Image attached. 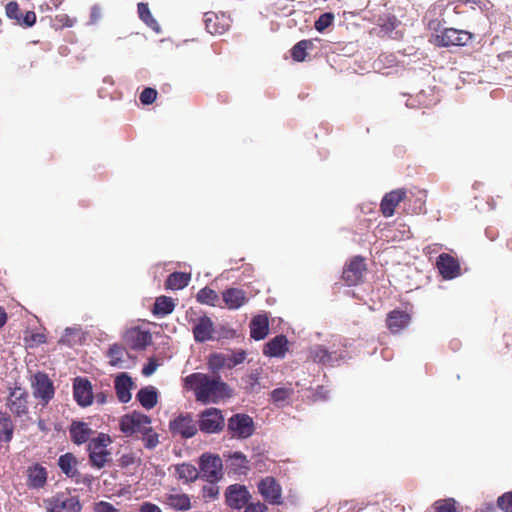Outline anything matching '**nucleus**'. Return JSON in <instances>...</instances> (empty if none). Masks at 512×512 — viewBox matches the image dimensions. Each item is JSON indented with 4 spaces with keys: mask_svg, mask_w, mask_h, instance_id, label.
<instances>
[{
    "mask_svg": "<svg viewBox=\"0 0 512 512\" xmlns=\"http://www.w3.org/2000/svg\"><path fill=\"white\" fill-rule=\"evenodd\" d=\"M190 281V274L184 272H173L165 281V287L171 290H180L185 288Z\"/></svg>",
    "mask_w": 512,
    "mask_h": 512,
    "instance_id": "nucleus-30",
    "label": "nucleus"
},
{
    "mask_svg": "<svg viewBox=\"0 0 512 512\" xmlns=\"http://www.w3.org/2000/svg\"><path fill=\"white\" fill-rule=\"evenodd\" d=\"M314 48L313 40L304 39L296 43L291 49V56L293 60L302 62L306 59L307 51Z\"/></svg>",
    "mask_w": 512,
    "mask_h": 512,
    "instance_id": "nucleus-34",
    "label": "nucleus"
},
{
    "mask_svg": "<svg viewBox=\"0 0 512 512\" xmlns=\"http://www.w3.org/2000/svg\"><path fill=\"white\" fill-rule=\"evenodd\" d=\"M5 11L8 18L14 19L17 23H19L22 17V12L17 2L11 1L7 3Z\"/></svg>",
    "mask_w": 512,
    "mask_h": 512,
    "instance_id": "nucleus-45",
    "label": "nucleus"
},
{
    "mask_svg": "<svg viewBox=\"0 0 512 512\" xmlns=\"http://www.w3.org/2000/svg\"><path fill=\"white\" fill-rule=\"evenodd\" d=\"M329 398V390L325 386H318L315 390V393L313 395V399L315 401L321 400H327Z\"/></svg>",
    "mask_w": 512,
    "mask_h": 512,
    "instance_id": "nucleus-55",
    "label": "nucleus"
},
{
    "mask_svg": "<svg viewBox=\"0 0 512 512\" xmlns=\"http://www.w3.org/2000/svg\"><path fill=\"white\" fill-rule=\"evenodd\" d=\"M170 427L173 431L180 433L185 438H190L197 432V426L193 418H174V420L170 422Z\"/></svg>",
    "mask_w": 512,
    "mask_h": 512,
    "instance_id": "nucleus-23",
    "label": "nucleus"
},
{
    "mask_svg": "<svg viewBox=\"0 0 512 512\" xmlns=\"http://www.w3.org/2000/svg\"><path fill=\"white\" fill-rule=\"evenodd\" d=\"M219 494V488L214 483H209L203 487V497L208 499H215Z\"/></svg>",
    "mask_w": 512,
    "mask_h": 512,
    "instance_id": "nucleus-51",
    "label": "nucleus"
},
{
    "mask_svg": "<svg viewBox=\"0 0 512 512\" xmlns=\"http://www.w3.org/2000/svg\"><path fill=\"white\" fill-rule=\"evenodd\" d=\"M13 431L11 418H0V442H9L13 437Z\"/></svg>",
    "mask_w": 512,
    "mask_h": 512,
    "instance_id": "nucleus-41",
    "label": "nucleus"
},
{
    "mask_svg": "<svg viewBox=\"0 0 512 512\" xmlns=\"http://www.w3.org/2000/svg\"><path fill=\"white\" fill-rule=\"evenodd\" d=\"M223 457L229 473H233L238 476H245L249 472V460L242 452L227 451L223 453Z\"/></svg>",
    "mask_w": 512,
    "mask_h": 512,
    "instance_id": "nucleus-8",
    "label": "nucleus"
},
{
    "mask_svg": "<svg viewBox=\"0 0 512 512\" xmlns=\"http://www.w3.org/2000/svg\"><path fill=\"white\" fill-rule=\"evenodd\" d=\"M184 385L194 392L196 400L204 404L218 403L232 395L231 388L219 375L210 377L205 373L195 372L185 377Z\"/></svg>",
    "mask_w": 512,
    "mask_h": 512,
    "instance_id": "nucleus-1",
    "label": "nucleus"
},
{
    "mask_svg": "<svg viewBox=\"0 0 512 512\" xmlns=\"http://www.w3.org/2000/svg\"><path fill=\"white\" fill-rule=\"evenodd\" d=\"M476 512H495V507L493 503L486 502L481 505L479 509H477Z\"/></svg>",
    "mask_w": 512,
    "mask_h": 512,
    "instance_id": "nucleus-58",
    "label": "nucleus"
},
{
    "mask_svg": "<svg viewBox=\"0 0 512 512\" xmlns=\"http://www.w3.org/2000/svg\"><path fill=\"white\" fill-rule=\"evenodd\" d=\"M140 512H161L160 508L151 503H144L140 507Z\"/></svg>",
    "mask_w": 512,
    "mask_h": 512,
    "instance_id": "nucleus-57",
    "label": "nucleus"
},
{
    "mask_svg": "<svg viewBox=\"0 0 512 512\" xmlns=\"http://www.w3.org/2000/svg\"><path fill=\"white\" fill-rule=\"evenodd\" d=\"M127 354L125 347L113 344L110 346L107 357L111 366H119L123 362L124 355Z\"/></svg>",
    "mask_w": 512,
    "mask_h": 512,
    "instance_id": "nucleus-40",
    "label": "nucleus"
},
{
    "mask_svg": "<svg viewBox=\"0 0 512 512\" xmlns=\"http://www.w3.org/2000/svg\"><path fill=\"white\" fill-rule=\"evenodd\" d=\"M28 394L21 388H15L9 395L7 406L11 413L20 416L27 413Z\"/></svg>",
    "mask_w": 512,
    "mask_h": 512,
    "instance_id": "nucleus-17",
    "label": "nucleus"
},
{
    "mask_svg": "<svg viewBox=\"0 0 512 512\" xmlns=\"http://www.w3.org/2000/svg\"><path fill=\"white\" fill-rule=\"evenodd\" d=\"M410 322V314L399 309L390 311L386 317V326L392 334L400 333L409 326Z\"/></svg>",
    "mask_w": 512,
    "mask_h": 512,
    "instance_id": "nucleus-11",
    "label": "nucleus"
},
{
    "mask_svg": "<svg viewBox=\"0 0 512 512\" xmlns=\"http://www.w3.org/2000/svg\"><path fill=\"white\" fill-rule=\"evenodd\" d=\"M437 268L445 279H453L460 273V265L457 259L447 253H442L437 258Z\"/></svg>",
    "mask_w": 512,
    "mask_h": 512,
    "instance_id": "nucleus-13",
    "label": "nucleus"
},
{
    "mask_svg": "<svg viewBox=\"0 0 512 512\" xmlns=\"http://www.w3.org/2000/svg\"><path fill=\"white\" fill-rule=\"evenodd\" d=\"M120 426H121V430L123 432H127L128 431V418H122Z\"/></svg>",
    "mask_w": 512,
    "mask_h": 512,
    "instance_id": "nucleus-63",
    "label": "nucleus"
},
{
    "mask_svg": "<svg viewBox=\"0 0 512 512\" xmlns=\"http://www.w3.org/2000/svg\"><path fill=\"white\" fill-rule=\"evenodd\" d=\"M136 398L143 408L150 410L157 404L158 393L153 386H147L138 391Z\"/></svg>",
    "mask_w": 512,
    "mask_h": 512,
    "instance_id": "nucleus-27",
    "label": "nucleus"
},
{
    "mask_svg": "<svg viewBox=\"0 0 512 512\" xmlns=\"http://www.w3.org/2000/svg\"><path fill=\"white\" fill-rule=\"evenodd\" d=\"M158 363L155 358H150L148 363L143 367L142 374L145 377L151 376L157 369Z\"/></svg>",
    "mask_w": 512,
    "mask_h": 512,
    "instance_id": "nucleus-54",
    "label": "nucleus"
},
{
    "mask_svg": "<svg viewBox=\"0 0 512 512\" xmlns=\"http://www.w3.org/2000/svg\"><path fill=\"white\" fill-rule=\"evenodd\" d=\"M32 385L34 396L44 401L45 404L53 398L54 386L47 374L41 372L35 374Z\"/></svg>",
    "mask_w": 512,
    "mask_h": 512,
    "instance_id": "nucleus-9",
    "label": "nucleus"
},
{
    "mask_svg": "<svg viewBox=\"0 0 512 512\" xmlns=\"http://www.w3.org/2000/svg\"><path fill=\"white\" fill-rule=\"evenodd\" d=\"M214 323L210 317L201 316L193 327V335L196 342L203 343L213 340L214 337Z\"/></svg>",
    "mask_w": 512,
    "mask_h": 512,
    "instance_id": "nucleus-14",
    "label": "nucleus"
},
{
    "mask_svg": "<svg viewBox=\"0 0 512 512\" xmlns=\"http://www.w3.org/2000/svg\"><path fill=\"white\" fill-rule=\"evenodd\" d=\"M258 491L260 495L272 505L282 503V489L280 484L273 477H265L258 483Z\"/></svg>",
    "mask_w": 512,
    "mask_h": 512,
    "instance_id": "nucleus-7",
    "label": "nucleus"
},
{
    "mask_svg": "<svg viewBox=\"0 0 512 512\" xmlns=\"http://www.w3.org/2000/svg\"><path fill=\"white\" fill-rule=\"evenodd\" d=\"M142 440L144 442V445L150 449L154 448L159 442L158 435L156 433H153L152 431H149L148 433L144 434Z\"/></svg>",
    "mask_w": 512,
    "mask_h": 512,
    "instance_id": "nucleus-52",
    "label": "nucleus"
},
{
    "mask_svg": "<svg viewBox=\"0 0 512 512\" xmlns=\"http://www.w3.org/2000/svg\"><path fill=\"white\" fill-rule=\"evenodd\" d=\"M204 23L206 30L211 34H223L229 27V20L224 14L218 15L214 12H207L204 15Z\"/></svg>",
    "mask_w": 512,
    "mask_h": 512,
    "instance_id": "nucleus-18",
    "label": "nucleus"
},
{
    "mask_svg": "<svg viewBox=\"0 0 512 512\" xmlns=\"http://www.w3.org/2000/svg\"><path fill=\"white\" fill-rule=\"evenodd\" d=\"M243 383H244V389L249 392V393H253V392H256L258 391L259 389V386H260V383H259V373H251L249 375H247L246 377H244L242 379Z\"/></svg>",
    "mask_w": 512,
    "mask_h": 512,
    "instance_id": "nucleus-42",
    "label": "nucleus"
},
{
    "mask_svg": "<svg viewBox=\"0 0 512 512\" xmlns=\"http://www.w3.org/2000/svg\"><path fill=\"white\" fill-rule=\"evenodd\" d=\"M152 343V335L148 330H141L139 327L130 328V347L143 350Z\"/></svg>",
    "mask_w": 512,
    "mask_h": 512,
    "instance_id": "nucleus-21",
    "label": "nucleus"
},
{
    "mask_svg": "<svg viewBox=\"0 0 512 512\" xmlns=\"http://www.w3.org/2000/svg\"><path fill=\"white\" fill-rule=\"evenodd\" d=\"M455 501L453 499L436 501L434 506L436 512H455Z\"/></svg>",
    "mask_w": 512,
    "mask_h": 512,
    "instance_id": "nucleus-49",
    "label": "nucleus"
},
{
    "mask_svg": "<svg viewBox=\"0 0 512 512\" xmlns=\"http://www.w3.org/2000/svg\"><path fill=\"white\" fill-rule=\"evenodd\" d=\"M175 306V300L171 297L159 296L154 302L152 313L157 317H165L174 311Z\"/></svg>",
    "mask_w": 512,
    "mask_h": 512,
    "instance_id": "nucleus-26",
    "label": "nucleus"
},
{
    "mask_svg": "<svg viewBox=\"0 0 512 512\" xmlns=\"http://www.w3.org/2000/svg\"><path fill=\"white\" fill-rule=\"evenodd\" d=\"M365 271L366 264L364 262V258L361 256H354L344 266L342 279L348 286H355L362 281Z\"/></svg>",
    "mask_w": 512,
    "mask_h": 512,
    "instance_id": "nucleus-6",
    "label": "nucleus"
},
{
    "mask_svg": "<svg viewBox=\"0 0 512 512\" xmlns=\"http://www.w3.org/2000/svg\"><path fill=\"white\" fill-rule=\"evenodd\" d=\"M246 359V352L244 350H239L232 352L230 355H228V368L232 369L235 366L241 364Z\"/></svg>",
    "mask_w": 512,
    "mask_h": 512,
    "instance_id": "nucleus-47",
    "label": "nucleus"
},
{
    "mask_svg": "<svg viewBox=\"0 0 512 512\" xmlns=\"http://www.w3.org/2000/svg\"><path fill=\"white\" fill-rule=\"evenodd\" d=\"M78 461L74 454L67 452L61 455L58 459V466L61 471L70 478L75 474L77 469Z\"/></svg>",
    "mask_w": 512,
    "mask_h": 512,
    "instance_id": "nucleus-29",
    "label": "nucleus"
},
{
    "mask_svg": "<svg viewBox=\"0 0 512 512\" xmlns=\"http://www.w3.org/2000/svg\"><path fill=\"white\" fill-rule=\"evenodd\" d=\"M334 20V14L327 12L322 14L316 21H315V29L319 32H323L326 28H328Z\"/></svg>",
    "mask_w": 512,
    "mask_h": 512,
    "instance_id": "nucleus-44",
    "label": "nucleus"
},
{
    "mask_svg": "<svg viewBox=\"0 0 512 512\" xmlns=\"http://www.w3.org/2000/svg\"><path fill=\"white\" fill-rule=\"evenodd\" d=\"M47 481V472L46 469L39 465L35 464L28 469V481L27 484L31 488H42Z\"/></svg>",
    "mask_w": 512,
    "mask_h": 512,
    "instance_id": "nucleus-24",
    "label": "nucleus"
},
{
    "mask_svg": "<svg viewBox=\"0 0 512 512\" xmlns=\"http://www.w3.org/2000/svg\"><path fill=\"white\" fill-rule=\"evenodd\" d=\"M163 502L176 510H188L191 507L189 496L181 493L165 494L163 497Z\"/></svg>",
    "mask_w": 512,
    "mask_h": 512,
    "instance_id": "nucleus-28",
    "label": "nucleus"
},
{
    "mask_svg": "<svg viewBox=\"0 0 512 512\" xmlns=\"http://www.w3.org/2000/svg\"><path fill=\"white\" fill-rule=\"evenodd\" d=\"M196 299L201 304L216 306L219 296L215 290L209 287H204L198 291Z\"/></svg>",
    "mask_w": 512,
    "mask_h": 512,
    "instance_id": "nucleus-38",
    "label": "nucleus"
},
{
    "mask_svg": "<svg viewBox=\"0 0 512 512\" xmlns=\"http://www.w3.org/2000/svg\"><path fill=\"white\" fill-rule=\"evenodd\" d=\"M200 474L203 478L211 483H215L222 478L223 463L218 455L203 454L200 457Z\"/></svg>",
    "mask_w": 512,
    "mask_h": 512,
    "instance_id": "nucleus-4",
    "label": "nucleus"
},
{
    "mask_svg": "<svg viewBox=\"0 0 512 512\" xmlns=\"http://www.w3.org/2000/svg\"><path fill=\"white\" fill-rule=\"evenodd\" d=\"M222 298L223 301L225 302V305L229 309H238L241 306H243L247 301L245 292L242 289L238 288L226 289L222 293Z\"/></svg>",
    "mask_w": 512,
    "mask_h": 512,
    "instance_id": "nucleus-22",
    "label": "nucleus"
},
{
    "mask_svg": "<svg viewBox=\"0 0 512 512\" xmlns=\"http://www.w3.org/2000/svg\"><path fill=\"white\" fill-rule=\"evenodd\" d=\"M311 357L314 362L324 365H333L338 360L336 353L329 352L322 346H317L311 351Z\"/></svg>",
    "mask_w": 512,
    "mask_h": 512,
    "instance_id": "nucleus-32",
    "label": "nucleus"
},
{
    "mask_svg": "<svg viewBox=\"0 0 512 512\" xmlns=\"http://www.w3.org/2000/svg\"><path fill=\"white\" fill-rule=\"evenodd\" d=\"M225 496L227 504L233 509H241L250 498L247 488L240 484L230 485L226 489Z\"/></svg>",
    "mask_w": 512,
    "mask_h": 512,
    "instance_id": "nucleus-10",
    "label": "nucleus"
},
{
    "mask_svg": "<svg viewBox=\"0 0 512 512\" xmlns=\"http://www.w3.org/2000/svg\"><path fill=\"white\" fill-rule=\"evenodd\" d=\"M288 350V340L284 335H278L268 341L263 349V354L269 357L283 358Z\"/></svg>",
    "mask_w": 512,
    "mask_h": 512,
    "instance_id": "nucleus-19",
    "label": "nucleus"
},
{
    "mask_svg": "<svg viewBox=\"0 0 512 512\" xmlns=\"http://www.w3.org/2000/svg\"><path fill=\"white\" fill-rule=\"evenodd\" d=\"M157 94L156 89L147 87L140 94V102L143 105H150L156 100Z\"/></svg>",
    "mask_w": 512,
    "mask_h": 512,
    "instance_id": "nucleus-48",
    "label": "nucleus"
},
{
    "mask_svg": "<svg viewBox=\"0 0 512 512\" xmlns=\"http://www.w3.org/2000/svg\"><path fill=\"white\" fill-rule=\"evenodd\" d=\"M419 202H420L419 209H422V206L424 205L425 200L419 199Z\"/></svg>",
    "mask_w": 512,
    "mask_h": 512,
    "instance_id": "nucleus-64",
    "label": "nucleus"
},
{
    "mask_svg": "<svg viewBox=\"0 0 512 512\" xmlns=\"http://www.w3.org/2000/svg\"><path fill=\"white\" fill-rule=\"evenodd\" d=\"M228 431L235 438L249 437L254 431L253 418H229Z\"/></svg>",
    "mask_w": 512,
    "mask_h": 512,
    "instance_id": "nucleus-12",
    "label": "nucleus"
},
{
    "mask_svg": "<svg viewBox=\"0 0 512 512\" xmlns=\"http://www.w3.org/2000/svg\"><path fill=\"white\" fill-rule=\"evenodd\" d=\"M497 507L504 512H512V491L498 497Z\"/></svg>",
    "mask_w": 512,
    "mask_h": 512,
    "instance_id": "nucleus-46",
    "label": "nucleus"
},
{
    "mask_svg": "<svg viewBox=\"0 0 512 512\" xmlns=\"http://www.w3.org/2000/svg\"><path fill=\"white\" fill-rule=\"evenodd\" d=\"M129 429H130V436H132L133 440H138L139 436L137 434H135V432L133 430L134 429V418H130Z\"/></svg>",
    "mask_w": 512,
    "mask_h": 512,
    "instance_id": "nucleus-61",
    "label": "nucleus"
},
{
    "mask_svg": "<svg viewBox=\"0 0 512 512\" xmlns=\"http://www.w3.org/2000/svg\"><path fill=\"white\" fill-rule=\"evenodd\" d=\"M48 512H81L82 505L76 496L57 494L46 501Z\"/></svg>",
    "mask_w": 512,
    "mask_h": 512,
    "instance_id": "nucleus-5",
    "label": "nucleus"
},
{
    "mask_svg": "<svg viewBox=\"0 0 512 512\" xmlns=\"http://www.w3.org/2000/svg\"><path fill=\"white\" fill-rule=\"evenodd\" d=\"M406 197V191L404 189H396L389 193H386L382 198L380 204V210L385 217H391L396 207L402 202Z\"/></svg>",
    "mask_w": 512,
    "mask_h": 512,
    "instance_id": "nucleus-16",
    "label": "nucleus"
},
{
    "mask_svg": "<svg viewBox=\"0 0 512 512\" xmlns=\"http://www.w3.org/2000/svg\"><path fill=\"white\" fill-rule=\"evenodd\" d=\"M294 390L291 387H280L270 393L272 402L278 407H284L290 403Z\"/></svg>",
    "mask_w": 512,
    "mask_h": 512,
    "instance_id": "nucleus-31",
    "label": "nucleus"
},
{
    "mask_svg": "<svg viewBox=\"0 0 512 512\" xmlns=\"http://www.w3.org/2000/svg\"><path fill=\"white\" fill-rule=\"evenodd\" d=\"M7 321V314L4 308L0 307V328L5 325Z\"/></svg>",
    "mask_w": 512,
    "mask_h": 512,
    "instance_id": "nucleus-60",
    "label": "nucleus"
},
{
    "mask_svg": "<svg viewBox=\"0 0 512 512\" xmlns=\"http://www.w3.org/2000/svg\"><path fill=\"white\" fill-rule=\"evenodd\" d=\"M137 12L139 18L153 31L160 32V25L153 17L147 3H138Z\"/></svg>",
    "mask_w": 512,
    "mask_h": 512,
    "instance_id": "nucleus-33",
    "label": "nucleus"
},
{
    "mask_svg": "<svg viewBox=\"0 0 512 512\" xmlns=\"http://www.w3.org/2000/svg\"><path fill=\"white\" fill-rule=\"evenodd\" d=\"M244 512H267V507L260 502L251 503L246 506Z\"/></svg>",
    "mask_w": 512,
    "mask_h": 512,
    "instance_id": "nucleus-56",
    "label": "nucleus"
},
{
    "mask_svg": "<svg viewBox=\"0 0 512 512\" xmlns=\"http://www.w3.org/2000/svg\"><path fill=\"white\" fill-rule=\"evenodd\" d=\"M474 35L466 30L445 28L434 36V44L438 47L466 46Z\"/></svg>",
    "mask_w": 512,
    "mask_h": 512,
    "instance_id": "nucleus-3",
    "label": "nucleus"
},
{
    "mask_svg": "<svg viewBox=\"0 0 512 512\" xmlns=\"http://www.w3.org/2000/svg\"><path fill=\"white\" fill-rule=\"evenodd\" d=\"M219 411L217 409H211V410H205L203 411L199 416H203V417H206V416H213V414H218Z\"/></svg>",
    "mask_w": 512,
    "mask_h": 512,
    "instance_id": "nucleus-62",
    "label": "nucleus"
},
{
    "mask_svg": "<svg viewBox=\"0 0 512 512\" xmlns=\"http://www.w3.org/2000/svg\"><path fill=\"white\" fill-rule=\"evenodd\" d=\"M93 431L92 429L83 422H73L70 428V436L75 444H82L87 442Z\"/></svg>",
    "mask_w": 512,
    "mask_h": 512,
    "instance_id": "nucleus-25",
    "label": "nucleus"
},
{
    "mask_svg": "<svg viewBox=\"0 0 512 512\" xmlns=\"http://www.w3.org/2000/svg\"><path fill=\"white\" fill-rule=\"evenodd\" d=\"M115 390L121 402H128V373L122 372L116 377Z\"/></svg>",
    "mask_w": 512,
    "mask_h": 512,
    "instance_id": "nucleus-36",
    "label": "nucleus"
},
{
    "mask_svg": "<svg viewBox=\"0 0 512 512\" xmlns=\"http://www.w3.org/2000/svg\"><path fill=\"white\" fill-rule=\"evenodd\" d=\"M36 23V14L34 11H27L25 14H22V17L19 21V25L25 27H31Z\"/></svg>",
    "mask_w": 512,
    "mask_h": 512,
    "instance_id": "nucleus-50",
    "label": "nucleus"
},
{
    "mask_svg": "<svg viewBox=\"0 0 512 512\" xmlns=\"http://www.w3.org/2000/svg\"><path fill=\"white\" fill-rule=\"evenodd\" d=\"M269 332V321L266 315H256L250 322V336L254 340L264 339Z\"/></svg>",
    "mask_w": 512,
    "mask_h": 512,
    "instance_id": "nucleus-20",
    "label": "nucleus"
},
{
    "mask_svg": "<svg viewBox=\"0 0 512 512\" xmlns=\"http://www.w3.org/2000/svg\"><path fill=\"white\" fill-rule=\"evenodd\" d=\"M107 395L103 392L97 393L95 396H93V399L96 400L98 404H104L106 402Z\"/></svg>",
    "mask_w": 512,
    "mask_h": 512,
    "instance_id": "nucleus-59",
    "label": "nucleus"
},
{
    "mask_svg": "<svg viewBox=\"0 0 512 512\" xmlns=\"http://www.w3.org/2000/svg\"><path fill=\"white\" fill-rule=\"evenodd\" d=\"M227 360L228 355L215 352L208 356L207 365L211 371L216 372L224 367L228 368Z\"/></svg>",
    "mask_w": 512,
    "mask_h": 512,
    "instance_id": "nucleus-39",
    "label": "nucleus"
},
{
    "mask_svg": "<svg viewBox=\"0 0 512 512\" xmlns=\"http://www.w3.org/2000/svg\"><path fill=\"white\" fill-rule=\"evenodd\" d=\"M176 475L185 482L195 481L199 476V471L192 464L182 463L175 467Z\"/></svg>",
    "mask_w": 512,
    "mask_h": 512,
    "instance_id": "nucleus-35",
    "label": "nucleus"
},
{
    "mask_svg": "<svg viewBox=\"0 0 512 512\" xmlns=\"http://www.w3.org/2000/svg\"><path fill=\"white\" fill-rule=\"evenodd\" d=\"M93 512H118L114 506L108 502L100 501L94 504Z\"/></svg>",
    "mask_w": 512,
    "mask_h": 512,
    "instance_id": "nucleus-53",
    "label": "nucleus"
},
{
    "mask_svg": "<svg viewBox=\"0 0 512 512\" xmlns=\"http://www.w3.org/2000/svg\"><path fill=\"white\" fill-rule=\"evenodd\" d=\"M199 426L206 433H216L225 426L224 418H201Z\"/></svg>",
    "mask_w": 512,
    "mask_h": 512,
    "instance_id": "nucleus-37",
    "label": "nucleus"
},
{
    "mask_svg": "<svg viewBox=\"0 0 512 512\" xmlns=\"http://www.w3.org/2000/svg\"><path fill=\"white\" fill-rule=\"evenodd\" d=\"M73 482L77 485H82L88 490L91 489L92 483L94 481V477L90 474H82L78 470L75 472L73 476L70 477Z\"/></svg>",
    "mask_w": 512,
    "mask_h": 512,
    "instance_id": "nucleus-43",
    "label": "nucleus"
},
{
    "mask_svg": "<svg viewBox=\"0 0 512 512\" xmlns=\"http://www.w3.org/2000/svg\"><path fill=\"white\" fill-rule=\"evenodd\" d=\"M73 390L74 398L79 405L85 407L92 403V386L86 378H76L74 381Z\"/></svg>",
    "mask_w": 512,
    "mask_h": 512,
    "instance_id": "nucleus-15",
    "label": "nucleus"
},
{
    "mask_svg": "<svg viewBox=\"0 0 512 512\" xmlns=\"http://www.w3.org/2000/svg\"><path fill=\"white\" fill-rule=\"evenodd\" d=\"M110 443L111 439L106 434H100L90 441L88 445L89 461L93 467L101 469L110 461L111 453L107 450Z\"/></svg>",
    "mask_w": 512,
    "mask_h": 512,
    "instance_id": "nucleus-2",
    "label": "nucleus"
}]
</instances>
